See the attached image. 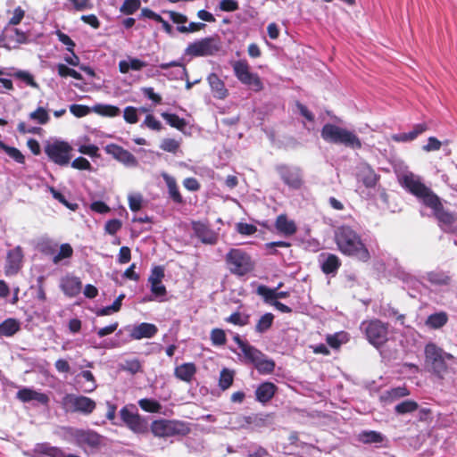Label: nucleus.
I'll return each mask as SVG.
<instances>
[{
    "instance_id": "4c0bfd02",
    "label": "nucleus",
    "mask_w": 457,
    "mask_h": 457,
    "mask_svg": "<svg viewBox=\"0 0 457 457\" xmlns=\"http://www.w3.org/2000/svg\"><path fill=\"white\" fill-rule=\"evenodd\" d=\"M273 320H274V315L270 312H267L265 314H263L257 321L256 325H255V331L260 333V334H262L266 331H268L272 324H273Z\"/></svg>"
},
{
    "instance_id": "69168bd1",
    "label": "nucleus",
    "mask_w": 457,
    "mask_h": 457,
    "mask_svg": "<svg viewBox=\"0 0 457 457\" xmlns=\"http://www.w3.org/2000/svg\"><path fill=\"white\" fill-rule=\"evenodd\" d=\"M144 124L150 129L160 131L162 129V123L153 114H147Z\"/></svg>"
},
{
    "instance_id": "5701e85b",
    "label": "nucleus",
    "mask_w": 457,
    "mask_h": 457,
    "mask_svg": "<svg viewBox=\"0 0 457 457\" xmlns=\"http://www.w3.org/2000/svg\"><path fill=\"white\" fill-rule=\"evenodd\" d=\"M158 332V328L154 324L142 322L133 328L130 332V337L135 340L142 338H152Z\"/></svg>"
},
{
    "instance_id": "1a4fd4ad",
    "label": "nucleus",
    "mask_w": 457,
    "mask_h": 457,
    "mask_svg": "<svg viewBox=\"0 0 457 457\" xmlns=\"http://www.w3.org/2000/svg\"><path fill=\"white\" fill-rule=\"evenodd\" d=\"M236 78L244 85L255 92L263 88V84L257 73L251 72V68L246 60H238L231 62Z\"/></svg>"
},
{
    "instance_id": "4d7b16f0",
    "label": "nucleus",
    "mask_w": 457,
    "mask_h": 457,
    "mask_svg": "<svg viewBox=\"0 0 457 457\" xmlns=\"http://www.w3.org/2000/svg\"><path fill=\"white\" fill-rule=\"evenodd\" d=\"M91 111L92 109L83 104H74L70 106V112L78 118L87 116Z\"/></svg>"
},
{
    "instance_id": "b1692460",
    "label": "nucleus",
    "mask_w": 457,
    "mask_h": 457,
    "mask_svg": "<svg viewBox=\"0 0 457 457\" xmlns=\"http://www.w3.org/2000/svg\"><path fill=\"white\" fill-rule=\"evenodd\" d=\"M197 369L194 362H185L174 369V376L186 383H191L196 374Z\"/></svg>"
},
{
    "instance_id": "c756f323",
    "label": "nucleus",
    "mask_w": 457,
    "mask_h": 457,
    "mask_svg": "<svg viewBox=\"0 0 457 457\" xmlns=\"http://www.w3.org/2000/svg\"><path fill=\"white\" fill-rule=\"evenodd\" d=\"M20 322L12 318L6 319L0 323V337H12L20 330Z\"/></svg>"
},
{
    "instance_id": "6e6552de",
    "label": "nucleus",
    "mask_w": 457,
    "mask_h": 457,
    "mask_svg": "<svg viewBox=\"0 0 457 457\" xmlns=\"http://www.w3.org/2000/svg\"><path fill=\"white\" fill-rule=\"evenodd\" d=\"M368 341L374 346L379 347L387 341L388 324L378 319L364 320L361 324Z\"/></svg>"
},
{
    "instance_id": "603ef678",
    "label": "nucleus",
    "mask_w": 457,
    "mask_h": 457,
    "mask_svg": "<svg viewBox=\"0 0 457 457\" xmlns=\"http://www.w3.org/2000/svg\"><path fill=\"white\" fill-rule=\"evenodd\" d=\"M256 293L262 296L264 301L270 304L275 301V289L270 288L267 286L260 285L257 287Z\"/></svg>"
},
{
    "instance_id": "9b49d317",
    "label": "nucleus",
    "mask_w": 457,
    "mask_h": 457,
    "mask_svg": "<svg viewBox=\"0 0 457 457\" xmlns=\"http://www.w3.org/2000/svg\"><path fill=\"white\" fill-rule=\"evenodd\" d=\"M62 405L67 412H79L83 415L91 414L96 407V402L84 395L67 394L62 399Z\"/></svg>"
},
{
    "instance_id": "7ed1b4c3",
    "label": "nucleus",
    "mask_w": 457,
    "mask_h": 457,
    "mask_svg": "<svg viewBox=\"0 0 457 457\" xmlns=\"http://www.w3.org/2000/svg\"><path fill=\"white\" fill-rule=\"evenodd\" d=\"M424 353L427 370L440 379L453 371V366L457 364V359L453 354L445 352L434 343L426 345Z\"/></svg>"
},
{
    "instance_id": "a19ab883",
    "label": "nucleus",
    "mask_w": 457,
    "mask_h": 457,
    "mask_svg": "<svg viewBox=\"0 0 457 457\" xmlns=\"http://www.w3.org/2000/svg\"><path fill=\"white\" fill-rule=\"evenodd\" d=\"M138 405L143 411L150 413H158L162 410V405L158 401L149 398L140 399Z\"/></svg>"
},
{
    "instance_id": "79ce46f5",
    "label": "nucleus",
    "mask_w": 457,
    "mask_h": 457,
    "mask_svg": "<svg viewBox=\"0 0 457 457\" xmlns=\"http://www.w3.org/2000/svg\"><path fill=\"white\" fill-rule=\"evenodd\" d=\"M234 381V372L227 368L221 370L219 378V386L222 390L228 389Z\"/></svg>"
},
{
    "instance_id": "f704fd0d",
    "label": "nucleus",
    "mask_w": 457,
    "mask_h": 457,
    "mask_svg": "<svg viewBox=\"0 0 457 457\" xmlns=\"http://www.w3.org/2000/svg\"><path fill=\"white\" fill-rule=\"evenodd\" d=\"M380 176L370 166L361 171V181L368 188H373L378 184Z\"/></svg>"
},
{
    "instance_id": "412c9836",
    "label": "nucleus",
    "mask_w": 457,
    "mask_h": 457,
    "mask_svg": "<svg viewBox=\"0 0 457 457\" xmlns=\"http://www.w3.org/2000/svg\"><path fill=\"white\" fill-rule=\"evenodd\" d=\"M74 438L79 445H88L97 447L101 445L102 436L93 430H77Z\"/></svg>"
},
{
    "instance_id": "7c9ffc66",
    "label": "nucleus",
    "mask_w": 457,
    "mask_h": 457,
    "mask_svg": "<svg viewBox=\"0 0 457 457\" xmlns=\"http://www.w3.org/2000/svg\"><path fill=\"white\" fill-rule=\"evenodd\" d=\"M147 63L137 58H131L129 61L122 60L119 62V71L120 73H128L129 70L140 71L145 68Z\"/></svg>"
},
{
    "instance_id": "8fccbe9b",
    "label": "nucleus",
    "mask_w": 457,
    "mask_h": 457,
    "mask_svg": "<svg viewBox=\"0 0 457 457\" xmlns=\"http://www.w3.org/2000/svg\"><path fill=\"white\" fill-rule=\"evenodd\" d=\"M140 0H125L120 8V12L126 15H131L140 8Z\"/></svg>"
},
{
    "instance_id": "864d4df0",
    "label": "nucleus",
    "mask_w": 457,
    "mask_h": 457,
    "mask_svg": "<svg viewBox=\"0 0 457 457\" xmlns=\"http://www.w3.org/2000/svg\"><path fill=\"white\" fill-rule=\"evenodd\" d=\"M122 370L134 375L142 371V364L138 359L127 360L122 365Z\"/></svg>"
},
{
    "instance_id": "a878e982",
    "label": "nucleus",
    "mask_w": 457,
    "mask_h": 457,
    "mask_svg": "<svg viewBox=\"0 0 457 457\" xmlns=\"http://www.w3.org/2000/svg\"><path fill=\"white\" fill-rule=\"evenodd\" d=\"M275 228L279 234L286 237H291L297 231V227L295 221L289 220L286 214H280L277 217Z\"/></svg>"
},
{
    "instance_id": "473e14b6",
    "label": "nucleus",
    "mask_w": 457,
    "mask_h": 457,
    "mask_svg": "<svg viewBox=\"0 0 457 457\" xmlns=\"http://www.w3.org/2000/svg\"><path fill=\"white\" fill-rule=\"evenodd\" d=\"M340 266V259L336 254L328 253V257L321 264V270L325 274H332L337 272Z\"/></svg>"
},
{
    "instance_id": "aec40b11",
    "label": "nucleus",
    "mask_w": 457,
    "mask_h": 457,
    "mask_svg": "<svg viewBox=\"0 0 457 457\" xmlns=\"http://www.w3.org/2000/svg\"><path fill=\"white\" fill-rule=\"evenodd\" d=\"M16 398L22 403L36 401L40 404L47 405L49 397L46 394L37 392L29 387H23L16 393Z\"/></svg>"
},
{
    "instance_id": "774afa93",
    "label": "nucleus",
    "mask_w": 457,
    "mask_h": 457,
    "mask_svg": "<svg viewBox=\"0 0 457 457\" xmlns=\"http://www.w3.org/2000/svg\"><path fill=\"white\" fill-rule=\"evenodd\" d=\"M121 221L118 219H112L106 222L105 231L110 235L116 234L121 228Z\"/></svg>"
},
{
    "instance_id": "cd10ccee",
    "label": "nucleus",
    "mask_w": 457,
    "mask_h": 457,
    "mask_svg": "<svg viewBox=\"0 0 457 457\" xmlns=\"http://www.w3.org/2000/svg\"><path fill=\"white\" fill-rule=\"evenodd\" d=\"M162 178L167 185L169 195L173 202L176 204H182L184 200L179 190L176 179L168 174H163Z\"/></svg>"
},
{
    "instance_id": "5fc2aeb1",
    "label": "nucleus",
    "mask_w": 457,
    "mask_h": 457,
    "mask_svg": "<svg viewBox=\"0 0 457 457\" xmlns=\"http://www.w3.org/2000/svg\"><path fill=\"white\" fill-rule=\"evenodd\" d=\"M179 145H180L179 142L174 138H164L162 141L160 147L163 151H166V152H169L171 154H176L179 148Z\"/></svg>"
},
{
    "instance_id": "e2e57ef3",
    "label": "nucleus",
    "mask_w": 457,
    "mask_h": 457,
    "mask_svg": "<svg viewBox=\"0 0 457 457\" xmlns=\"http://www.w3.org/2000/svg\"><path fill=\"white\" fill-rule=\"evenodd\" d=\"M237 231L241 235L251 236L257 231V228L253 224L239 222L237 224Z\"/></svg>"
},
{
    "instance_id": "2f4dec72",
    "label": "nucleus",
    "mask_w": 457,
    "mask_h": 457,
    "mask_svg": "<svg viewBox=\"0 0 457 457\" xmlns=\"http://www.w3.org/2000/svg\"><path fill=\"white\" fill-rule=\"evenodd\" d=\"M427 280L436 286H448L451 283V276L444 271H429L427 273Z\"/></svg>"
},
{
    "instance_id": "72a5a7b5",
    "label": "nucleus",
    "mask_w": 457,
    "mask_h": 457,
    "mask_svg": "<svg viewBox=\"0 0 457 457\" xmlns=\"http://www.w3.org/2000/svg\"><path fill=\"white\" fill-rule=\"evenodd\" d=\"M92 111L104 117H116L120 115L119 107L111 104H97L92 107Z\"/></svg>"
},
{
    "instance_id": "20e7f679",
    "label": "nucleus",
    "mask_w": 457,
    "mask_h": 457,
    "mask_svg": "<svg viewBox=\"0 0 457 457\" xmlns=\"http://www.w3.org/2000/svg\"><path fill=\"white\" fill-rule=\"evenodd\" d=\"M227 270L234 276L244 277L255 268L250 253L242 248H230L224 256Z\"/></svg>"
},
{
    "instance_id": "f3484780",
    "label": "nucleus",
    "mask_w": 457,
    "mask_h": 457,
    "mask_svg": "<svg viewBox=\"0 0 457 457\" xmlns=\"http://www.w3.org/2000/svg\"><path fill=\"white\" fill-rule=\"evenodd\" d=\"M192 228L204 244L215 245L218 241V234L213 231L207 224L201 221L192 223Z\"/></svg>"
},
{
    "instance_id": "ddd939ff",
    "label": "nucleus",
    "mask_w": 457,
    "mask_h": 457,
    "mask_svg": "<svg viewBox=\"0 0 457 457\" xmlns=\"http://www.w3.org/2000/svg\"><path fill=\"white\" fill-rule=\"evenodd\" d=\"M72 147L68 142L54 141L45 146V153L48 158L60 166H66L71 162Z\"/></svg>"
},
{
    "instance_id": "a211bd4d",
    "label": "nucleus",
    "mask_w": 457,
    "mask_h": 457,
    "mask_svg": "<svg viewBox=\"0 0 457 457\" xmlns=\"http://www.w3.org/2000/svg\"><path fill=\"white\" fill-rule=\"evenodd\" d=\"M60 287L65 295L75 297L81 292L82 282L78 277L66 275L61 279Z\"/></svg>"
},
{
    "instance_id": "f8f14e48",
    "label": "nucleus",
    "mask_w": 457,
    "mask_h": 457,
    "mask_svg": "<svg viewBox=\"0 0 457 457\" xmlns=\"http://www.w3.org/2000/svg\"><path fill=\"white\" fill-rule=\"evenodd\" d=\"M120 416L124 424L136 434H145L148 432V422L137 411L134 404L122 407Z\"/></svg>"
},
{
    "instance_id": "f257e3e1",
    "label": "nucleus",
    "mask_w": 457,
    "mask_h": 457,
    "mask_svg": "<svg viewBox=\"0 0 457 457\" xmlns=\"http://www.w3.org/2000/svg\"><path fill=\"white\" fill-rule=\"evenodd\" d=\"M399 182L409 193L420 199L426 207L432 210L433 215L442 229L448 231L457 221V214L446 210L440 197L413 173L403 175Z\"/></svg>"
},
{
    "instance_id": "e433bc0d",
    "label": "nucleus",
    "mask_w": 457,
    "mask_h": 457,
    "mask_svg": "<svg viewBox=\"0 0 457 457\" xmlns=\"http://www.w3.org/2000/svg\"><path fill=\"white\" fill-rule=\"evenodd\" d=\"M161 115L170 127L179 130H184L187 126L186 120L175 113L162 112Z\"/></svg>"
},
{
    "instance_id": "49530a36",
    "label": "nucleus",
    "mask_w": 457,
    "mask_h": 457,
    "mask_svg": "<svg viewBox=\"0 0 457 457\" xmlns=\"http://www.w3.org/2000/svg\"><path fill=\"white\" fill-rule=\"evenodd\" d=\"M210 338L212 341V345L215 346H221L226 345L227 343V337L226 333L221 328H213L211 331Z\"/></svg>"
},
{
    "instance_id": "6e6d98bb",
    "label": "nucleus",
    "mask_w": 457,
    "mask_h": 457,
    "mask_svg": "<svg viewBox=\"0 0 457 457\" xmlns=\"http://www.w3.org/2000/svg\"><path fill=\"white\" fill-rule=\"evenodd\" d=\"M205 24L202 22H190L188 26L181 25L177 27V30L180 33L187 34L199 31L205 28Z\"/></svg>"
},
{
    "instance_id": "c9c22d12",
    "label": "nucleus",
    "mask_w": 457,
    "mask_h": 457,
    "mask_svg": "<svg viewBox=\"0 0 457 457\" xmlns=\"http://www.w3.org/2000/svg\"><path fill=\"white\" fill-rule=\"evenodd\" d=\"M73 255V248L68 243L62 244L59 251L55 253L52 261L54 264H58L65 259H70Z\"/></svg>"
},
{
    "instance_id": "09e8293b",
    "label": "nucleus",
    "mask_w": 457,
    "mask_h": 457,
    "mask_svg": "<svg viewBox=\"0 0 457 457\" xmlns=\"http://www.w3.org/2000/svg\"><path fill=\"white\" fill-rule=\"evenodd\" d=\"M29 119L37 120L41 125H45L49 121L50 117L44 107H37L34 112L29 113Z\"/></svg>"
},
{
    "instance_id": "6ab92c4d",
    "label": "nucleus",
    "mask_w": 457,
    "mask_h": 457,
    "mask_svg": "<svg viewBox=\"0 0 457 457\" xmlns=\"http://www.w3.org/2000/svg\"><path fill=\"white\" fill-rule=\"evenodd\" d=\"M357 440L364 445H375L377 447L387 446V438L375 430H363L357 435Z\"/></svg>"
},
{
    "instance_id": "a18cd8bd",
    "label": "nucleus",
    "mask_w": 457,
    "mask_h": 457,
    "mask_svg": "<svg viewBox=\"0 0 457 457\" xmlns=\"http://www.w3.org/2000/svg\"><path fill=\"white\" fill-rule=\"evenodd\" d=\"M249 315L242 314L239 312H235L228 317L225 318V321L236 326L243 327L249 323Z\"/></svg>"
},
{
    "instance_id": "13d9d810",
    "label": "nucleus",
    "mask_w": 457,
    "mask_h": 457,
    "mask_svg": "<svg viewBox=\"0 0 457 457\" xmlns=\"http://www.w3.org/2000/svg\"><path fill=\"white\" fill-rule=\"evenodd\" d=\"M57 244L52 241H43L39 244V250L45 255H54L57 251Z\"/></svg>"
},
{
    "instance_id": "2eb2a0df",
    "label": "nucleus",
    "mask_w": 457,
    "mask_h": 457,
    "mask_svg": "<svg viewBox=\"0 0 457 457\" xmlns=\"http://www.w3.org/2000/svg\"><path fill=\"white\" fill-rule=\"evenodd\" d=\"M23 252L21 246L8 251L4 266V274L12 276L17 274L22 266Z\"/></svg>"
},
{
    "instance_id": "4be33fe9",
    "label": "nucleus",
    "mask_w": 457,
    "mask_h": 457,
    "mask_svg": "<svg viewBox=\"0 0 457 457\" xmlns=\"http://www.w3.org/2000/svg\"><path fill=\"white\" fill-rule=\"evenodd\" d=\"M278 386L270 381L261 383L255 390V399L263 404L269 403L276 395Z\"/></svg>"
},
{
    "instance_id": "39448f33",
    "label": "nucleus",
    "mask_w": 457,
    "mask_h": 457,
    "mask_svg": "<svg viewBox=\"0 0 457 457\" xmlns=\"http://www.w3.org/2000/svg\"><path fill=\"white\" fill-rule=\"evenodd\" d=\"M320 136L328 143L344 145L352 149H361L362 145L353 132L332 123H327L322 127Z\"/></svg>"
},
{
    "instance_id": "f03ea898",
    "label": "nucleus",
    "mask_w": 457,
    "mask_h": 457,
    "mask_svg": "<svg viewBox=\"0 0 457 457\" xmlns=\"http://www.w3.org/2000/svg\"><path fill=\"white\" fill-rule=\"evenodd\" d=\"M335 242L338 250L345 255L362 262L370 259V253L361 236L350 226L343 225L335 231Z\"/></svg>"
},
{
    "instance_id": "bb28decb",
    "label": "nucleus",
    "mask_w": 457,
    "mask_h": 457,
    "mask_svg": "<svg viewBox=\"0 0 457 457\" xmlns=\"http://www.w3.org/2000/svg\"><path fill=\"white\" fill-rule=\"evenodd\" d=\"M428 129L426 123H419L414 125L413 129L408 133H399L392 136L395 142H409L414 140L419 135Z\"/></svg>"
},
{
    "instance_id": "3c124183",
    "label": "nucleus",
    "mask_w": 457,
    "mask_h": 457,
    "mask_svg": "<svg viewBox=\"0 0 457 457\" xmlns=\"http://www.w3.org/2000/svg\"><path fill=\"white\" fill-rule=\"evenodd\" d=\"M10 75L25 82L31 87H38V84L35 81L34 77L27 71H18Z\"/></svg>"
},
{
    "instance_id": "052dcab7",
    "label": "nucleus",
    "mask_w": 457,
    "mask_h": 457,
    "mask_svg": "<svg viewBox=\"0 0 457 457\" xmlns=\"http://www.w3.org/2000/svg\"><path fill=\"white\" fill-rule=\"evenodd\" d=\"M51 193H52L53 197L54 199L58 200L61 204L65 205L70 210L75 211L78 208V204H71V203H69L66 200L65 196L61 192H59L56 189H54V187H51Z\"/></svg>"
},
{
    "instance_id": "37998d69",
    "label": "nucleus",
    "mask_w": 457,
    "mask_h": 457,
    "mask_svg": "<svg viewBox=\"0 0 457 457\" xmlns=\"http://www.w3.org/2000/svg\"><path fill=\"white\" fill-rule=\"evenodd\" d=\"M418 409L419 404L417 402L413 400H405L395 405V411L397 414H406L413 412Z\"/></svg>"
},
{
    "instance_id": "423d86ee",
    "label": "nucleus",
    "mask_w": 457,
    "mask_h": 457,
    "mask_svg": "<svg viewBox=\"0 0 457 457\" xmlns=\"http://www.w3.org/2000/svg\"><path fill=\"white\" fill-rule=\"evenodd\" d=\"M245 363L252 364L262 375H270L274 372L276 364L272 359L267 357L261 350L248 344L242 350Z\"/></svg>"
},
{
    "instance_id": "c85d7f7f",
    "label": "nucleus",
    "mask_w": 457,
    "mask_h": 457,
    "mask_svg": "<svg viewBox=\"0 0 457 457\" xmlns=\"http://www.w3.org/2000/svg\"><path fill=\"white\" fill-rule=\"evenodd\" d=\"M448 321V315L445 312L430 314L425 321L427 327L432 329L443 328Z\"/></svg>"
},
{
    "instance_id": "ea45409f",
    "label": "nucleus",
    "mask_w": 457,
    "mask_h": 457,
    "mask_svg": "<svg viewBox=\"0 0 457 457\" xmlns=\"http://www.w3.org/2000/svg\"><path fill=\"white\" fill-rule=\"evenodd\" d=\"M79 377H81L85 379V381L87 383V385H81L80 390L84 393H91L95 391V389L97 387L95 377L93 373L90 370H83L80 372Z\"/></svg>"
},
{
    "instance_id": "0e129e2a",
    "label": "nucleus",
    "mask_w": 457,
    "mask_h": 457,
    "mask_svg": "<svg viewBox=\"0 0 457 457\" xmlns=\"http://www.w3.org/2000/svg\"><path fill=\"white\" fill-rule=\"evenodd\" d=\"M56 35L58 39L67 46V51L73 53L75 47L74 41L67 34L62 32L61 30H57Z\"/></svg>"
},
{
    "instance_id": "9d476101",
    "label": "nucleus",
    "mask_w": 457,
    "mask_h": 457,
    "mask_svg": "<svg viewBox=\"0 0 457 457\" xmlns=\"http://www.w3.org/2000/svg\"><path fill=\"white\" fill-rule=\"evenodd\" d=\"M220 49L221 43L217 36L207 37L189 44L186 48V54L193 57L212 56Z\"/></svg>"
},
{
    "instance_id": "0eeeda50",
    "label": "nucleus",
    "mask_w": 457,
    "mask_h": 457,
    "mask_svg": "<svg viewBox=\"0 0 457 457\" xmlns=\"http://www.w3.org/2000/svg\"><path fill=\"white\" fill-rule=\"evenodd\" d=\"M151 432L157 437L187 436L190 432L188 425L183 421L156 420L151 424Z\"/></svg>"
},
{
    "instance_id": "680f3d73",
    "label": "nucleus",
    "mask_w": 457,
    "mask_h": 457,
    "mask_svg": "<svg viewBox=\"0 0 457 457\" xmlns=\"http://www.w3.org/2000/svg\"><path fill=\"white\" fill-rule=\"evenodd\" d=\"M71 167L79 170H90L92 169L91 163L84 157H78L71 162Z\"/></svg>"
},
{
    "instance_id": "dca6fc26",
    "label": "nucleus",
    "mask_w": 457,
    "mask_h": 457,
    "mask_svg": "<svg viewBox=\"0 0 457 457\" xmlns=\"http://www.w3.org/2000/svg\"><path fill=\"white\" fill-rule=\"evenodd\" d=\"M108 154L127 166H137V158L128 150L116 144H109L104 148Z\"/></svg>"
},
{
    "instance_id": "de8ad7c7",
    "label": "nucleus",
    "mask_w": 457,
    "mask_h": 457,
    "mask_svg": "<svg viewBox=\"0 0 457 457\" xmlns=\"http://www.w3.org/2000/svg\"><path fill=\"white\" fill-rule=\"evenodd\" d=\"M57 71L58 75L62 78L71 77L78 80H81L83 79L82 75L79 72H78L74 69L68 67L63 63H59L57 65Z\"/></svg>"
},
{
    "instance_id": "bf43d9fd",
    "label": "nucleus",
    "mask_w": 457,
    "mask_h": 457,
    "mask_svg": "<svg viewBox=\"0 0 457 457\" xmlns=\"http://www.w3.org/2000/svg\"><path fill=\"white\" fill-rule=\"evenodd\" d=\"M124 120L129 124H135L138 120L137 109L133 106H127L123 113Z\"/></svg>"
},
{
    "instance_id": "c03bdc74",
    "label": "nucleus",
    "mask_w": 457,
    "mask_h": 457,
    "mask_svg": "<svg viewBox=\"0 0 457 457\" xmlns=\"http://www.w3.org/2000/svg\"><path fill=\"white\" fill-rule=\"evenodd\" d=\"M409 395L410 391L406 386H397L386 391L384 397L389 402H394L402 397L408 396Z\"/></svg>"
},
{
    "instance_id": "58836bf2",
    "label": "nucleus",
    "mask_w": 457,
    "mask_h": 457,
    "mask_svg": "<svg viewBox=\"0 0 457 457\" xmlns=\"http://www.w3.org/2000/svg\"><path fill=\"white\" fill-rule=\"evenodd\" d=\"M0 148L5 152V154L16 162L23 164L25 162V156L22 153L14 146H9L0 140Z\"/></svg>"
},
{
    "instance_id": "4468645a",
    "label": "nucleus",
    "mask_w": 457,
    "mask_h": 457,
    "mask_svg": "<svg viewBox=\"0 0 457 457\" xmlns=\"http://www.w3.org/2000/svg\"><path fill=\"white\" fill-rule=\"evenodd\" d=\"M278 172L283 182L291 188L299 189L303 185L301 170L286 165L278 167Z\"/></svg>"
},
{
    "instance_id": "393cba45",
    "label": "nucleus",
    "mask_w": 457,
    "mask_h": 457,
    "mask_svg": "<svg viewBox=\"0 0 457 457\" xmlns=\"http://www.w3.org/2000/svg\"><path fill=\"white\" fill-rule=\"evenodd\" d=\"M207 81L215 98L225 99L228 96L224 81L216 73L209 74Z\"/></svg>"
},
{
    "instance_id": "338daca9",
    "label": "nucleus",
    "mask_w": 457,
    "mask_h": 457,
    "mask_svg": "<svg viewBox=\"0 0 457 457\" xmlns=\"http://www.w3.org/2000/svg\"><path fill=\"white\" fill-rule=\"evenodd\" d=\"M99 148L96 145H82L79 147V152L80 154L88 155L90 157H98Z\"/></svg>"
}]
</instances>
